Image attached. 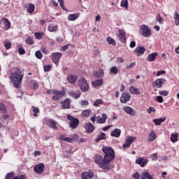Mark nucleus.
Masks as SVG:
<instances>
[{
  "mask_svg": "<svg viewBox=\"0 0 179 179\" xmlns=\"http://www.w3.org/2000/svg\"><path fill=\"white\" fill-rule=\"evenodd\" d=\"M102 152H103L105 155L103 157L101 155H96L94 157L96 164H97L100 169L104 170V171L113 170L114 166L111 164V162H113L114 157H115L114 150L111 147L105 146L102 148Z\"/></svg>",
  "mask_w": 179,
  "mask_h": 179,
  "instance_id": "obj_1",
  "label": "nucleus"
},
{
  "mask_svg": "<svg viewBox=\"0 0 179 179\" xmlns=\"http://www.w3.org/2000/svg\"><path fill=\"white\" fill-rule=\"evenodd\" d=\"M9 78L13 82V86L16 89L20 88V84L22 83V79H23V73L20 69L16 68L14 73H12Z\"/></svg>",
  "mask_w": 179,
  "mask_h": 179,
  "instance_id": "obj_2",
  "label": "nucleus"
},
{
  "mask_svg": "<svg viewBox=\"0 0 179 179\" xmlns=\"http://www.w3.org/2000/svg\"><path fill=\"white\" fill-rule=\"evenodd\" d=\"M67 120L70 121V128H72L73 129H75L78 128V126L79 125V119L73 117L72 115H67Z\"/></svg>",
  "mask_w": 179,
  "mask_h": 179,
  "instance_id": "obj_3",
  "label": "nucleus"
},
{
  "mask_svg": "<svg viewBox=\"0 0 179 179\" xmlns=\"http://www.w3.org/2000/svg\"><path fill=\"white\" fill-rule=\"evenodd\" d=\"M78 87L82 92H87L89 90V84H87L86 78H83L78 81Z\"/></svg>",
  "mask_w": 179,
  "mask_h": 179,
  "instance_id": "obj_4",
  "label": "nucleus"
},
{
  "mask_svg": "<svg viewBox=\"0 0 179 179\" xmlns=\"http://www.w3.org/2000/svg\"><path fill=\"white\" fill-rule=\"evenodd\" d=\"M45 124L47 125V127H48V128H51L55 131L58 129V127H57V124H58V122L55 121L54 119H46L45 120Z\"/></svg>",
  "mask_w": 179,
  "mask_h": 179,
  "instance_id": "obj_5",
  "label": "nucleus"
},
{
  "mask_svg": "<svg viewBox=\"0 0 179 179\" xmlns=\"http://www.w3.org/2000/svg\"><path fill=\"white\" fill-rule=\"evenodd\" d=\"M140 30L143 37H150V36H152V31L149 29V27L148 25H141Z\"/></svg>",
  "mask_w": 179,
  "mask_h": 179,
  "instance_id": "obj_6",
  "label": "nucleus"
},
{
  "mask_svg": "<svg viewBox=\"0 0 179 179\" xmlns=\"http://www.w3.org/2000/svg\"><path fill=\"white\" fill-rule=\"evenodd\" d=\"M166 83V80L162 78H157L154 83H152V87L154 89H160V87H163V85Z\"/></svg>",
  "mask_w": 179,
  "mask_h": 179,
  "instance_id": "obj_7",
  "label": "nucleus"
},
{
  "mask_svg": "<svg viewBox=\"0 0 179 179\" xmlns=\"http://www.w3.org/2000/svg\"><path fill=\"white\" fill-rule=\"evenodd\" d=\"M45 169V165H44L43 163H40L34 167V171H35V173L39 176H41V174L44 173Z\"/></svg>",
  "mask_w": 179,
  "mask_h": 179,
  "instance_id": "obj_8",
  "label": "nucleus"
},
{
  "mask_svg": "<svg viewBox=\"0 0 179 179\" xmlns=\"http://www.w3.org/2000/svg\"><path fill=\"white\" fill-rule=\"evenodd\" d=\"M82 179H92L94 178V173L93 171L88 169L81 173Z\"/></svg>",
  "mask_w": 179,
  "mask_h": 179,
  "instance_id": "obj_9",
  "label": "nucleus"
},
{
  "mask_svg": "<svg viewBox=\"0 0 179 179\" xmlns=\"http://www.w3.org/2000/svg\"><path fill=\"white\" fill-rule=\"evenodd\" d=\"M135 163L138 164L141 167H145V166L149 163V159H148V158L145 159L143 157H140L136 159Z\"/></svg>",
  "mask_w": 179,
  "mask_h": 179,
  "instance_id": "obj_10",
  "label": "nucleus"
},
{
  "mask_svg": "<svg viewBox=\"0 0 179 179\" xmlns=\"http://www.w3.org/2000/svg\"><path fill=\"white\" fill-rule=\"evenodd\" d=\"M52 93L53 94H55V96H52V100L53 101H58L59 99H61V97H62V96L65 94V93H64L63 91H58V90H54Z\"/></svg>",
  "mask_w": 179,
  "mask_h": 179,
  "instance_id": "obj_11",
  "label": "nucleus"
},
{
  "mask_svg": "<svg viewBox=\"0 0 179 179\" xmlns=\"http://www.w3.org/2000/svg\"><path fill=\"white\" fill-rule=\"evenodd\" d=\"M62 57V53L61 52H53L52 54V61L54 64H59V59Z\"/></svg>",
  "mask_w": 179,
  "mask_h": 179,
  "instance_id": "obj_12",
  "label": "nucleus"
},
{
  "mask_svg": "<svg viewBox=\"0 0 179 179\" xmlns=\"http://www.w3.org/2000/svg\"><path fill=\"white\" fill-rule=\"evenodd\" d=\"M130 100H131L130 93L124 92L122 94V96L120 97V101L123 104H127V103H128V101H129Z\"/></svg>",
  "mask_w": 179,
  "mask_h": 179,
  "instance_id": "obj_13",
  "label": "nucleus"
},
{
  "mask_svg": "<svg viewBox=\"0 0 179 179\" xmlns=\"http://www.w3.org/2000/svg\"><path fill=\"white\" fill-rule=\"evenodd\" d=\"M123 110L129 115H131V117H135L136 115V111L134 110V108H131L130 106H124Z\"/></svg>",
  "mask_w": 179,
  "mask_h": 179,
  "instance_id": "obj_14",
  "label": "nucleus"
},
{
  "mask_svg": "<svg viewBox=\"0 0 179 179\" xmlns=\"http://www.w3.org/2000/svg\"><path fill=\"white\" fill-rule=\"evenodd\" d=\"M145 51H146V48L143 46H138L135 50L134 52L137 54V57H141L145 54Z\"/></svg>",
  "mask_w": 179,
  "mask_h": 179,
  "instance_id": "obj_15",
  "label": "nucleus"
},
{
  "mask_svg": "<svg viewBox=\"0 0 179 179\" xmlns=\"http://www.w3.org/2000/svg\"><path fill=\"white\" fill-rule=\"evenodd\" d=\"M117 38L121 43H125L127 38L125 36V31L124 30L119 29V34H117Z\"/></svg>",
  "mask_w": 179,
  "mask_h": 179,
  "instance_id": "obj_16",
  "label": "nucleus"
},
{
  "mask_svg": "<svg viewBox=\"0 0 179 179\" xmlns=\"http://www.w3.org/2000/svg\"><path fill=\"white\" fill-rule=\"evenodd\" d=\"M85 129L87 134H92L93 131H94V126L92 123H86L85 124Z\"/></svg>",
  "mask_w": 179,
  "mask_h": 179,
  "instance_id": "obj_17",
  "label": "nucleus"
},
{
  "mask_svg": "<svg viewBox=\"0 0 179 179\" xmlns=\"http://www.w3.org/2000/svg\"><path fill=\"white\" fill-rule=\"evenodd\" d=\"M111 136H115V138H120L121 136V129H115L111 131Z\"/></svg>",
  "mask_w": 179,
  "mask_h": 179,
  "instance_id": "obj_18",
  "label": "nucleus"
},
{
  "mask_svg": "<svg viewBox=\"0 0 179 179\" xmlns=\"http://www.w3.org/2000/svg\"><path fill=\"white\" fill-rule=\"evenodd\" d=\"M67 80H69L70 83H75L76 80H78V76L76 75L69 74L67 76Z\"/></svg>",
  "mask_w": 179,
  "mask_h": 179,
  "instance_id": "obj_19",
  "label": "nucleus"
},
{
  "mask_svg": "<svg viewBox=\"0 0 179 179\" xmlns=\"http://www.w3.org/2000/svg\"><path fill=\"white\" fill-rule=\"evenodd\" d=\"M92 85L93 87H99V86H101L103 85L102 79H96L92 82Z\"/></svg>",
  "mask_w": 179,
  "mask_h": 179,
  "instance_id": "obj_20",
  "label": "nucleus"
},
{
  "mask_svg": "<svg viewBox=\"0 0 179 179\" xmlns=\"http://www.w3.org/2000/svg\"><path fill=\"white\" fill-rule=\"evenodd\" d=\"M104 139H106V133H100V134H99L98 137L96 138V139L94 140L95 143H99V142H100V141H103Z\"/></svg>",
  "mask_w": 179,
  "mask_h": 179,
  "instance_id": "obj_21",
  "label": "nucleus"
},
{
  "mask_svg": "<svg viewBox=\"0 0 179 179\" xmlns=\"http://www.w3.org/2000/svg\"><path fill=\"white\" fill-rule=\"evenodd\" d=\"M148 139L150 142H153L156 140V133L155 132V130H152L151 132L149 133Z\"/></svg>",
  "mask_w": 179,
  "mask_h": 179,
  "instance_id": "obj_22",
  "label": "nucleus"
},
{
  "mask_svg": "<svg viewBox=\"0 0 179 179\" xmlns=\"http://www.w3.org/2000/svg\"><path fill=\"white\" fill-rule=\"evenodd\" d=\"M78 17H79V13H76L74 14H70L68 16V20H69L70 22H73V20H76Z\"/></svg>",
  "mask_w": 179,
  "mask_h": 179,
  "instance_id": "obj_23",
  "label": "nucleus"
},
{
  "mask_svg": "<svg viewBox=\"0 0 179 179\" xmlns=\"http://www.w3.org/2000/svg\"><path fill=\"white\" fill-rule=\"evenodd\" d=\"M94 76L98 79L103 78V76H104V71H103V69H99L98 71L94 73Z\"/></svg>",
  "mask_w": 179,
  "mask_h": 179,
  "instance_id": "obj_24",
  "label": "nucleus"
},
{
  "mask_svg": "<svg viewBox=\"0 0 179 179\" xmlns=\"http://www.w3.org/2000/svg\"><path fill=\"white\" fill-rule=\"evenodd\" d=\"M152 121L155 125H162V122H164V121H166V117L159 119H154Z\"/></svg>",
  "mask_w": 179,
  "mask_h": 179,
  "instance_id": "obj_25",
  "label": "nucleus"
},
{
  "mask_svg": "<svg viewBox=\"0 0 179 179\" xmlns=\"http://www.w3.org/2000/svg\"><path fill=\"white\" fill-rule=\"evenodd\" d=\"M156 57H157V52H153L148 55L147 60L149 62H152L156 59Z\"/></svg>",
  "mask_w": 179,
  "mask_h": 179,
  "instance_id": "obj_26",
  "label": "nucleus"
},
{
  "mask_svg": "<svg viewBox=\"0 0 179 179\" xmlns=\"http://www.w3.org/2000/svg\"><path fill=\"white\" fill-rule=\"evenodd\" d=\"M138 88L134 86H131L129 89V92L130 93H131V94H141V92H138Z\"/></svg>",
  "mask_w": 179,
  "mask_h": 179,
  "instance_id": "obj_27",
  "label": "nucleus"
},
{
  "mask_svg": "<svg viewBox=\"0 0 179 179\" xmlns=\"http://www.w3.org/2000/svg\"><path fill=\"white\" fill-rule=\"evenodd\" d=\"M80 92L79 91H76V92L71 91L70 92V96H71V97H73L74 99H79V97H80Z\"/></svg>",
  "mask_w": 179,
  "mask_h": 179,
  "instance_id": "obj_28",
  "label": "nucleus"
},
{
  "mask_svg": "<svg viewBox=\"0 0 179 179\" xmlns=\"http://www.w3.org/2000/svg\"><path fill=\"white\" fill-rule=\"evenodd\" d=\"M2 22L5 24L6 29H7V30L10 29V22H9V20H8L7 18L3 17L2 19Z\"/></svg>",
  "mask_w": 179,
  "mask_h": 179,
  "instance_id": "obj_29",
  "label": "nucleus"
},
{
  "mask_svg": "<svg viewBox=\"0 0 179 179\" xmlns=\"http://www.w3.org/2000/svg\"><path fill=\"white\" fill-rule=\"evenodd\" d=\"M48 30L49 31H50L51 33L54 32V31H57L58 30V26L57 25H54L52 24H50L48 26Z\"/></svg>",
  "mask_w": 179,
  "mask_h": 179,
  "instance_id": "obj_30",
  "label": "nucleus"
},
{
  "mask_svg": "<svg viewBox=\"0 0 179 179\" xmlns=\"http://www.w3.org/2000/svg\"><path fill=\"white\" fill-rule=\"evenodd\" d=\"M34 36L37 40H43L44 38V32H35Z\"/></svg>",
  "mask_w": 179,
  "mask_h": 179,
  "instance_id": "obj_31",
  "label": "nucleus"
},
{
  "mask_svg": "<svg viewBox=\"0 0 179 179\" xmlns=\"http://www.w3.org/2000/svg\"><path fill=\"white\" fill-rule=\"evenodd\" d=\"M34 9H36V6L33 3H29L27 10L28 13H33V12H34Z\"/></svg>",
  "mask_w": 179,
  "mask_h": 179,
  "instance_id": "obj_32",
  "label": "nucleus"
},
{
  "mask_svg": "<svg viewBox=\"0 0 179 179\" xmlns=\"http://www.w3.org/2000/svg\"><path fill=\"white\" fill-rule=\"evenodd\" d=\"M110 75H117L118 73V67L117 66H112L110 69Z\"/></svg>",
  "mask_w": 179,
  "mask_h": 179,
  "instance_id": "obj_33",
  "label": "nucleus"
},
{
  "mask_svg": "<svg viewBox=\"0 0 179 179\" xmlns=\"http://www.w3.org/2000/svg\"><path fill=\"white\" fill-rule=\"evenodd\" d=\"M71 107V102H69V99H66L63 101V108H69Z\"/></svg>",
  "mask_w": 179,
  "mask_h": 179,
  "instance_id": "obj_34",
  "label": "nucleus"
},
{
  "mask_svg": "<svg viewBox=\"0 0 179 179\" xmlns=\"http://www.w3.org/2000/svg\"><path fill=\"white\" fill-rule=\"evenodd\" d=\"M178 133H176L175 134H172L171 135V141L173 143H176L177 142V141H178Z\"/></svg>",
  "mask_w": 179,
  "mask_h": 179,
  "instance_id": "obj_35",
  "label": "nucleus"
},
{
  "mask_svg": "<svg viewBox=\"0 0 179 179\" xmlns=\"http://www.w3.org/2000/svg\"><path fill=\"white\" fill-rule=\"evenodd\" d=\"M0 111L1 114H6L8 113L6 111V106H5V104L0 103Z\"/></svg>",
  "mask_w": 179,
  "mask_h": 179,
  "instance_id": "obj_36",
  "label": "nucleus"
},
{
  "mask_svg": "<svg viewBox=\"0 0 179 179\" xmlns=\"http://www.w3.org/2000/svg\"><path fill=\"white\" fill-rule=\"evenodd\" d=\"M106 41L108 43V44H111L112 45H117V41H115L114 38L110 36L107 38Z\"/></svg>",
  "mask_w": 179,
  "mask_h": 179,
  "instance_id": "obj_37",
  "label": "nucleus"
},
{
  "mask_svg": "<svg viewBox=\"0 0 179 179\" xmlns=\"http://www.w3.org/2000/svg\"><path fill=\"white\" fill-rule=\"evenodd\" d=\"M18 52L20 55H23L26 53V50H24V48H23V45H18Z\"/></svg>",
  "mask_w": 179,
  "mask_h": 179,
  "instance_id": "obj_38",
  "label": "nucleus"
},
{
  "mask_svg": "<svg viewBox=\"0 0 179 179\" xmlns=\"http://www.w3.org/2000/svg\"><path fill=\"white\" fill-rule=\"evenodd\" d=\"M120 6L122 8H125V9H128V0H122Z\"/></svg>",
  "mask_w": 179,
  "mask_h": 179,
  "instance_id": "obj_39",
  "label": "nucleus"
},
{
  "mask_svg": "<svg viewBox=\"0 0 179 179\" xmlns=\"http://www.w3.org/2000/svg\"><path fill=\"white\" fill-rule=\"evenodd\" d=\"M13 177H15V172H10V173H8L6 175L5 179H12L13 178Z\"/></svg>",
  "mask_w": 179,
  "mask_h": 179,
  "instance_id": "obj_40",
  "label": "nucleus"
},
{
  "mask_svg": "<svg viewBox=\"0 0 179 179\" xmlns=\"http://www.w3.org/2000/svg\"><path fill=\"white\" fill-rule=\"evenodd\" d=\"M27 44H29V45H32V44H34V41L32 39L31 36H28L26 39Z\"/></svg>",
  "mask_w": 179,
  "mask_h": 179,
  "instance_id": "obj_41",
  "label": "nucleus"
},
{
  "mask_svg": "<svg viewBox=\"0 0 179 179\" xmlns=\"http://www.w3.org/2000/svg\"><path fill=\"white\" fill-rule=\"evenodd\" d=\"M4 47L6 50H9L12 47V43L10 41H4Z\"/></svg>",
  "mask_w": 179,
  "mask_h": 179,
  "instance_id": "obj_42",
  "label": "nucleus"
},
{
  "mask_svg": "<svg viewBox=\"0 0 179 179\" xmlns=\"http://www.w3.org/2000/svg\"><path fill=\"white\" fill-rule=\"evenodd\" d=\"M90 113H92L90 110H85L82 112V115L83 117H89V115H90Z\"/></svg>",
  "mask_w": 179,
  "mask_h": 179,
  "instance_id": "obj_43",
  "label": "nucleus"
},
{
  "mask_svg": "<svg viewBox=\"0 0 179 179\" xmlns=\"http://www.w3.org/2000/svg\"><path fill=\"white\" fill-rule=\"evenodd\" d=\"M35 57H36L38 59H41V58H43V53H41L40 50H38L35 53Z\"/></svg>",
  "mask_w": 179,
  "mask_h": 179,
  "instance_id": "obj_44",
  "label": "nucleus"
},
{
  "mask_svg": "<svg viewBox=\"0 0 179 179\" xmlns=\"http://www.w3.org/2000/svg\"><path fill=\"white\" fill-rule=\"evenodd\" d=\"M157 21L159 22V23H160V24H163V23L164 22V21L163 20V18L162 17V15H160V14H157Z\"/></svg>",
  "mask_w": 179,
  "mask_h": 179,
  "instance_id": "obj_45",
  "label": "nucleus"
},
{
  "mask_svg": "<svg viewBox=\"0 0 179 179\" xmlns=\"http://www.w3.org/2000/svg\"><path fill=\"white\" fill-rule=\"evenodd\" d=\"M174 19H175V24H176V26H179V15H178V13H176L175 14V17H174Z\"/></svg>",
  "mask_w": 179,
  "mask_h": 179,
  "instance_id": "obj_46",
  "label": "nucleus"
},
{
  "mask_svg": "<svg viewBox=\"0 0 179 179\" xmlns=\"http://www.w3.org/2000/svg\"><path fill=\"white\" fill-rule=\"evenodd\" d=\"M127 142H129L131 145H132V142H135L136 141V137L130 136L127 139Z\"/></svg>",
  "mask_w": 179,
  "mask_h": 179,
  "instance_id": "obj_47",
  "label": "nucleus"
},
{
  "mask_svg": "<svg viewBox=\"0 0 179 179\" xmlns=\"http://www.w3.org/2000/svg\"><path fill=\"white\" fill-rule=\"evenodd\" d=\"M100 104H103V101L101 99H97L94 103V106L95 107H99V106H100Z\"/></svg>",
  "mask_w": 179,
  "mask_h": 179,
  "instance_id": "obj_48",
  "label": "nucleus"
},
{
  "mask_svg": "<svg viewBox=\"0 0 179 179\" xmlns=\"http://www.w3.org/2000/svg\"><path fill=\"white\" fill-rule=\"evenodd\" d=\"M51 68H52V66L48 64V65H45L43 66V69H44V71L45 72H50V71H51Z\"/></svg>",
  "mask_w": 179,
  "mask_h": 179,
  "instance_id": "obj_49",
  "label": "nucleus"
},
{
  "mask_svg": "<svg viewBox=\"0 0 179 179\" xmlns=\"http://www.w3.org/2000/svg\"><path fill=\"white\" fill-rule=\"evenodd\" d=\"M151 159L154 162H156L159 159V157L157 156V152H155L151 155Z\"/></svg>",
  "mask_w": 179,
  "mask_h": 179,
  "instance_id": "obj_50",
  "label": "nucleus"
},
{
  "mask_svg": "<svg viewBox=\"0 0 179 179\" xmlns=\"http://www.w3.org/2000/svg\"><path fill=\"white\" fill-rule=\"evenodd\" d=\"M152 111L153 113H156V108H155V107H150L148 110H147V113H148V114H150V113H152Z\"/></svg>",
  "mask_w": 179,
  "mask_h": 179,
  "instance_id": "obj_51",
  "label": "nucleus"
},
{
  "mask_svg": "<svg viewBox=\"0 0 179 179\" xmlns=\"http://www.w3.org/2000/svg\"><path fill=\"white\" fill-rule=\"evenodd\" d=\"M159 94L161 96H169V92L168 91H159Z\"/></svg>",
  "mask_w": 179,
  "mask_h": 179,
  "instance_id": "obj_52",
  "label": "nucleus"
},
{
  "mask_svg": "<svg viewBox=\"0 0 179 179\" xmlns=\"http://www.w3.org/2000/svg\"><path fill=\"white\" fill-rule=\"evenodd\" d=\"M130 147H131V144L129 141H127L126 143L123 144L122 145L123 149H127V148H130Z\"/></svg>",
  "mask_w": 179,
  "mask_h": 179,
  "instance_id": "obj_53",
  "label": "nucleus"
},
{
  "mask_svg": "<svg viewBox=\"0 0 179 179\" xmlns=\"http://www.w3.org/2000/svg\"><path fill=\"white\" fill-rule=\"evenodd\" d=\"M166 74V71L162 70V71H158L157 72L156 76H160V75H164Z\"/></svg>",
  "mask_w": 179,
  "mask_h": 179,
  "instance_id": "obj_54",
  "label": "nucleus"
},
{
  "mask_svg": "<svg viewBox=\"0 0 179 179\" xmlns=\"http://www.w3.org/2000/svg\"><path fill=\"white\" fill-rule=\"evenodd\" d=\"M133 178L135 179H139L141 178V174H139V173L136 172L133 176H132Z\"/></svg>",
  "mask_w": 179,
  "mask_h": 179,
  "instance_id": "obj_55",
  "label": "nucleus"
},
{
  "mask_svg": "<svg viewBox=\"0 0 179 179\" xmlns=\"http://www.w3.org/2000/svg\"><path fill=\"white\" fill-rule=\"evenodd\" d=\"M58 2L59 3L60 7L62 8V9L65 10V6H64V0H58Z\"/></svg>",
  "mask_w": 179,
  "mask_h": 179,
  "instance_id": "obj_56",
  "label": "nucleus"
},
{
  "mask_svg": "<svg viewBox=\"0 0 179 179\" xmlns=\"http://www.w3.org/2000/svg\"><path fill=\"white\" fill-rule=\"evenodd\" d=\"M63 141H64L65 142H69L70 143H72V138H69V137H66L63 138Z\"/></svg>",
  "mask_w": 179,
  "mask_h": 179,
  "instance_id": "obj_57",
  "label": "nucleus"
},
{
  "mask_svg": "<svg viewBox=\"0 0 179 179\" xmlns=\"http://www.w3.org/2000/svg\"><path fill=\"white\" fill-rule=\"evenodd\" d=\"M13 179H27L24 175H20V176H15Z\"/></svg>",
  "mask_w": 179,
  "mask_h": 179,
  "instance_id": "obj_58",
  "label": "nucleus"
},
{
  "mask_svg": "<svg viewBox=\"0 0 179 179\" xmlns=\"http://www.w3.org/2000/svg\"><path fill=\"white\" fill-rule=\"evenodd\" d=\"M157 101L158 103H163L164 100H163V96H157Z\"/></svg>",
  "mask_w": 179,
  "mask_h": 179,
  "instance_id": "obj_59",
  "label": "nucleus"
},
{
  "mask_svg": "<svg viewBox=\"0 0 179 179\" xmlns=\"http://www.w3.org/2000/svg\"><path fill=\"white\" fill-rule=\"evenodd\" d=\"M69 47V45H64L61 48L60 51H66Z\"/></svg>",
  "mask_w": 179,
  "mask_h": 179,
  "instance_id": "obj_60",
  "label": "nucleus"
},
{
  "mask_svg": "<svg viewBox=\"0 0 179 179\" xmlns=\"http://www.w3.org/2000/svg\"><path fill=\"white\" fill-rule=\"evenodd\" d=\"M78 138H79V136H78V134H74L72 136H71V139L72 141H78Z\"/></svg>",
  "mask_w": 179,
  "mask_h": 179,
  "instance_id": "obj_61",
  "label": "nucleus"
},
{
  "mask_svg": "<svg viewBox=\"0 0 179 179\" xmlns=\"http://www.w3.org/2000/svg\"><path fill=\"white\" fill-rule=\"evenodd\" d=\"M56 41H57V43H63L64 38H62V37H61V36H57L56 38Z\"/></svg>",
  "mask_w": 179,
  "mask_h": 179,
  "instance_id": "obj_62",
  "label": "nucleus"
},
{
  "mask_svg": "<svg viewBox=\"0 0 179 179\" xmlns=\"http://www.w3.org/2000/svg\"><path fill=\"white\" fill-rule=\"evenodd\" d=\"M98 122H99V124L106 123V120L103 117L98 118Z\"/></svg>",
  "mask_w": 179,
  "mask_h": 179,
  "instance_id": "obj_63",
  "label": "nucleus"
},
{
  "mask_svg": "<svg viewBox=\"0 0 179 179\" xmlns=\"http://www.w3.org/2000/svg\"><path fill=\"white\" fill-rule=\"evenodd\" d=\"M88 104H89V101H81V105L86 106Z\"/></svg>",
  "mask_w": 179,
  "mask_h": 179,
  "instance_id": "obj_64",
  "label": "nucleus"
}]
</instances>
